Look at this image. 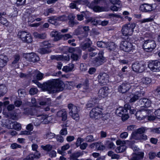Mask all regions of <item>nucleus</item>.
Listing matches in <instances>:
<instances>
[{
	"instance_id": "obj_33",
	"label": "nucleus",
	"mask_w": 160,
	"mask_h": 160,
	"mask_svg": "<svg viewBox=\"0 0 160 160\" xmlns=\"http://www.w3.org/2000/svg\"><path fill=\"white\" fill-rule=\"evenodd\" d=\"M51 50L49 48L46 47H44L39 49L38 50V52L41 54L49 53L51 52Z\"/></svg>"
},
{
	"instance_id": "obj_26",
	"label": "nucleus",
	"mask_w": 160,
	"mask_h": 160,
	"mask_svg": "<svg viewBox=\"0 0 160 160\" xmlns=\"http://www.w3.org/2000/svg\"><path fill=\"white\" fill-rule=\"evenodd\" d=\"M144 153L142 152H139L138 153L133 154L131 160H139L143 158Z\"/></svg>"
},
{
	"instance_id": "obj_25",
	"label": "nucleus",
	"mask_w": 160,
	"mask_h": 160,
	"mask_svg": "<svg viewBox=\"0 0 160 160\" xmlns=\"http://www.w3.org/2000/svg\"><path fill=\"white\" fill-rule=\"evenodd\" d=\"M35 115L38 117H41L40 118L42 122L45 124L48 123V115L42 114V113L38 114V112L35 114Z\"/></svg>"
},
{
	"instance_id": "obj_24",
	"label": "nucleus",
	"mask_w": 160,
	"mask_h": 160,
	"mask_svg": "<svg viewBox=\"0 0 160 160\" xmlns=\"http://www.w3.org/2000/svg\"><path fill=\"white\" fill-rule=\"evenodd\" d=\"M85 41H88V42L86 43H82L80 45V47L83 50H85L87 48H89L91 46V44L89 42L90 39L88 38H86Z\"/></svg>"
},
{
	"instance_id": "obj_13",
	"label": "nucleus",
	"mask_w": 160,
	"mask_h": 160,
	"mask_svg": "<svg viewBox=\"0 0 160 160\" xmlns=\"http://www.w3.org/2000/svg\"><path fill=\"white\" fill-rule=\"evenodd\" d=\"M132 68L133 71L136 72H141L144 70L143 64L138 62H136L132 65Z\"/></svg>"
},
{
	"instance_id": "obj_60",
	"label": "nucleus",
	"mask_w": 160,
	"mask_h": 160,
	"mask_svg": "<svg viewBox=\"0 0 160 160\" xmlns=\"http://www.w3.org/2000/svg\"><path fill=\"white\" fill-rule=\"evenodd\" d=\"M146 130V129L145 128L142 127L141 128H138L135 131L138 133L142 134L144 133Z\"/></svg>"
},
{
	"instance_id": "obj_16",
	"label": "nucleus",
	"mask_w": 160,
	"mask_h": 160,
	"mask_svg": "<svg viewBox=\"0 0 160 160\" xmlns=\"http://www.w3.org/2000/svg\"><path fill=\"white\" fill-rule=\"evenodd\" d=\"M140 9L141 11L144 12H151L153 10L152 5L148 3H144L141 5Z\"/></svg>"
},
{
	"instance_id": "obj_47",
	"label": "nucleus",
	"mask_w": 160,
	"mask_h": 160,
	"mask_svg": "<svg viewBox=\"0 0 160 160\" xmlns=\"http://www.w3.org/2000/svg\"><path fill=\"white\" fill-rule=\"evenodd\" d=\"M32 123L35 126H39L40 123L42 122L41 121V118H33L32 120Z\"/></svg>"
},
{
	"instance_id": "obj_23",
	"label": "nucleus",
	"mask_w": 160,
	"mask_h": 160,
	"mask_svg": "<svg viewBox=\"0 0 160 160\" xmlns=\"http://www.w3.org/2000/svg\"><path fill=\"white\" fill-rule=\"evenodd\" d=\"M27 57H28L30 61L33 62H35L39 60V57L34 53L28 54Z\"/></svg>"
},
{
	"instance_id": "obj_27",
	"label": "nucleus",
	"mask_w": 160,
	"mask_h": 160,
	"mask_svg": "<svg viewBox=\"0 0 160 160\" xmlns=\"http://www.w3.org/2000/svg\"><path fill=\"white\" fill-rule=\"evenodd\" d=\"M127 112V110L125 109L123 107H120L116 109V113L118 116L121 117Z\"/></svg>"
},
{
	"instance_id": "obj_54",
	"label": "nucleus",
	"mask_w": 160,
	"mask_h": 160,
	"mask_svg": "<svg viewBox=\"0 0 160 160\" xmlns=\"http://www.w3.org/2000/svg\"><path fill=\"white\" fill-rule=\"evenodd\" d=\"M110 2L113 5H116L119 6L121 5V2L119 0H109Z\"/></svg>"
},
{
	"instance_id": "obj_37",
	"label": "nucleus",
	"mask_w": 160,
	"mask_h": 160,
	"mask_svg": "<svg viewBox=\"0 0 160 160\" xmlns=\"http://www.w3.org/2000/svg\"><path fill=\"white\" fill-rule=\"evenodd\" d=\"M106 0H94L89 5H97L98 4H102V3H106Z\"/></svg>"
},
{
	"instance_id": "obj_45",
	"label": "nucleus",
	"mask_w": 160,
	"mask_h": 160,
	"mask_svg": "<svg viewBox=\"0 0 160 160\" xmlns=\"http://www.w3.org/2000/svg\"><path fill=\"white\" fill-rule=\"evenodd\" d=\"M35 73L36 74L37 79L38 80H41L43 78L44 74L40 72L39 71H35Z\"/></svg>"
},
{
	"instance_id": "obj_20",
	"label": "nucleus",
	"mask_w": 160,
	"mask_h": 160,
	"mask_svg": "<svg viewBox=\"0 0 160 160\" xmlns=\"http://www.w3.org/2000/svg\"><path fill=\"white\" fill-rule=\"evenodd\" d=\"M8 58L5 55H0V69L3 68L6 64Z\"/></svg>"
},
{
	"instance_id": "obj_63",
	"label": "nucleus",
	"mask_w": 160,
	"mask_h": 160,
	"mask_svg": "<svg viewBox=\"0 0 160 160\" xmlns=\"http://www.w3.org/2000/svg\"><path fill=\"white\" fill-rule=\"evenodd\" d=\"M34 157V156L33 155V154H30L24 158L23 160H33Z\"/></svg>"
},
{
	"instance_id": "obj_6",
	"label": "nucleus",
	"mask_w": 160,
	"mask_h": 160,
	"mask_svg": "<svg viewBox=\"0 0 160 160\" xmlns=\"http://www.w3.org/2000/svg\"><path fill=\"white\" fill-rule=\"evenodd\" d=\"M90 117L92 118L97 119L99 118L102 115V113L101 109L98 107L96 106L93 108L90 113Z\"/></svg>"
},
{
	"instance_id": "obj_7",
	"label": "nucleus",
	"mask_w": 160,
	"mask_h": 160,
	"mask_svg": "<svg viewBox=\"0 0 160 160\" xmlns=\"http://www.w3.org/2000/svg\"><path fill=\"white\" fill-rule=\"evenodd\" d=\"M156 46L154 41L152 39H149L145 41L143 47L145 50L152 51L155 48Z\"/></svg>"
},
{
	"instance_id": "obj_14",
	"label": "nucleus",
	"mask_w": 160,
	"mask_h": 160,
	"mask_svg": "<svg viewBox=\"0 0 160 160\" xmlns=\"http://www.w3.org/2000/svg\"><path fill=\"white\" fill-rule=\"evenodd\" d=\"M131 88L129 83H124L119 85L118 88V91L122 93L126 92Z\"/></svg>"
},
{
	"instance_id": "obj_38",
	"label": "nucleus",
	"mask_w": 160,
	"mask_h": 160,
	"mask_svg": "<svg viewBox=\"0 0 160 160\" xmlns=\"http://www.w3.org/2000/svg\"><path fill=\"white\" fill-rule=\"evenodd\" d=\"M48 21L49 23L55 25H57L59 24L58 20H57V17H50L48 19Z\"/></svg>"
},
{
	"instance_id": "obj_51",
	"label": "nucleus",
	"mask_w": 160,
	"mask_h": 160,
	"mask_svg": "<svg viewBox=\"0 0 160 160\" xmlns=\"http://www.w3.org/2000/svg\"><path fill=\"white\" fill-rule=\"evenodd\" d=\"M41 45L43 47H46L48 48L51 47L50 42L48 41H44L41 43Z\"/></svg>"
},
{
	"instance_id": "obj_8",
	"label": "nucleus",
	"mask_w": 160,
	"mask_h": 160,
	"mask_svg": "<svg viewBox=\"0 0 160 160\" xmlns=\"http://www.w3.org/2000/svg\"><path fill=\"white\" fill-rule=\"evenodd\" d=\"M99 82L103 85H106L109 82V76L106 73L102 72L98 76Z\"/></svg>"
},
{
	"instance_id": "obj_1",
	"label": "nucleus",
	"mask_w": 160,
	"mask_h": 160,
	"mask_svg": "<svg viewBox=\"0 0 160 160\" xmlns=\"http://www.w3.org/2000/svg\"><path fill=\"white\" fill-rule=\"evenodd\" d=\"M32 82L35 83L39 88L44 91H48L50 93H54L62 91L64 86L63 82L59 79H52L48 81L43 84L40 83L37 80Z\"/></svg>"
},
{
	"instance_id": "obj_44",
	"label": "nucleus",
	"mask_w": 160,
	"mask_h": 160,
	"mask_svg": "<svg viewBox=\"0 0 160 160\" xmlns=\"http://www.w3.org/2000/svg\"><path fill=\"white\" fill-rule=\"evenodd\" d=\"M69 148L70 146L69 144H67L62 146L61 148V150H58V153L62 154L64 151L68 149Z\"/></svg>"
},
{
	"instance_id": "obj_22",
	"label": "nucleus",
	"mask_w": 160,
	"mask_h": 160,
	"mask_svg": "<svg viewBox=\"0 0 160 160\" xmlns=\"http://www.w3.org/2000/svg\"><path fill=\"white\" fill-rule=\"evenodd\" d=\"M88 7L92 9L95 12H101L105 11V8L104 7H100L99 6L89 5Z\"/></svg>"
},
{
	"instance_id": "obj_28",
	"label": "nucleus",
	"mask_w": 160,
	"mask_h": 160,
	"mask_svg": "<svg viewBox=\"0 0 160 160\" xmlns=\"http://www.w3.org/2000/svg\"><path fill=\"white\" fill-rule=\"evenodd\" d=\"M57 115L62 118V121H65L67 118V114L66 111H60L58 112Z\"/></svg>"
},
{
	"instance_id": "obj_59",
	"label": "nucleus",
	"mask_w": 160,
	"mask_h": 160,
	"mask_svg": "<svg viewBox=\"0 0 160 160\" xmlns=\"http://www.w3.org/2000/svg\"><path fill=\"white\" fill-rule=\"evenodd\" d=\"M45 135L46 138L51 139L54 137L55 134L51 132H48Z\"/></svg>"
},
{
	"instance_id": "obj_40",
	"label": "nucleus",
	"mask_w": 160,
	"mask_h": 160,
	"mask_svg": "<svg viewBox=\"0 0 160 160\" xmlns=\"http://www.w3.org/2000/svg\"><path fill=\"white\" fill-rule=\"evenodd\" d=\"M83 154L82 152L78 151L72 153L70 155L71 158H77L79 157L82 156Z\"/></svg>"
},
{
	"instance_id": "obj_29",
	"label": "nucleus",
	"mask_w": 160,
	"mask_h": 160,
	"mask_svg": "<svg viewBox=\"0 0 160 160\" xmlns=\"http://www.w3.org/2000/svg\"><path fill=\"white\" fill-rule=\"evenodd\" d=\"M33 35L36 38L41 39H45L47 37V34L45 33H39L37 32H34L33 33Z\"/></svg>"
},
{
	"instance_id": "obj_18",
	"label": "nucleus",
	"mask_w": 160,
	"mask_h": 160,
	"mask_svg": "<svg viewBox=\"0 0 160 160\" xmlns=\"http://www.w3.org/2000/svg\"><path fill=\"white\" fill-rule=\"evenodd\" d=\"M13 61L10 64L13 69H15L18 67V62L20 59V56L18 54H16L13 57Z\"/></svg>"
},
{
	"instance_id": "obj_15",
	"label": "nucleus",
	"mask_w": 160,
	"mask_h": 160,
	"mask_svg": "<svg viewBox=\"0 0 160 160\" xmlns=\"http://www.w3.org/2000/svg\"><path fill=\"white\" fill-rule=\"evenodd\" d=\"M109 89L108 87H104L98 91V96L100 99L106 97L109 93Z\"/></svg>"
},
{
	"instance_id": "obj_4",
	"label": "nucleus",
	"mask_w": 160,
	"mask_h": 160,
	"mask_svg": "<svg viewBox=\"0 0 160 160\" xmlns=\"http://www.w3.org/2000/svg\"><path fill=\"white\" fill-rule=\"evenodd\" d=\"M68 108L69 110V114L74 119H78L79 115L78 114L79 108L74 105L70 103L68 105Z\"/></svg>"
},
{
	"instance_id": "obj_48",
	"label": "nucleus",
	"mask_w": 160,
	"mask_h": 160,
	"mask_svg": "<svg viewBox=\"0 0 160 160\" xmlns=\"http://www.w3.org/2000/svg\"><path fill=\"white\" fill-rule=\"evenodd\" d=\"M97 46L100 48H107V43L102 41H98L97 43Z\"/></svg>"
},
{
	"instance_id": "obj_2",
	"label": "nucleus",
	"mask_w": 160,
	"mask_h": 160,
	"mask_svg": "<svg viewBox=\"0 0 160 160\" xmlns=\"http://www.w3.org/2000/svg\"><path fill=\"white\" fill-rule=\"evenodd\" d=\"M135 27L136 24L134 23H129L125 25L122 27L121 30L122 34L125 36L132 35Z\"/></svg>"
},
{
	"instance_id": "obj_42",
	"label": "nucleus",
	"mask_w": 160,
	"mask_h": 160,
	"mask_svg": "<svg viewBox=\"0 0 160 160\" xmlns=\"http://www.w3.org/2000/svg\"><path fill=\"white\" fill-rule=\"evenodd\" d=\"M107 43V47H108V49L110 51L115 50L117 47V45L113 42H110Z\"/></svg>"
},
{
	"instance_id": "obj_61",
	"label": "nucleus",
	"mask_w": 160,
	"mask_h": 160,
	"mask_svg": "<svg viewBox=\"0 0 160 160\" xmlns=\"http://www.w3.org/2000/svg\"><path fill=\"white\" fill-rule=\"evenodd\" d=\"M150 132L152 133H160V128H150Z\"/></svg>"
},
{
	"instance_id": "obj_53",
	"label": "nucleus",
	"mask_w": 160,
	"mask_h": 160,
	"mask_svg": "<svg viewBox=\"0 0 160 160\" xmlns=\"http://www.w3.org/2000/svg\"><path fill=\"white\" fill-rule=\"evenodd\" d=\"M0 23L6 26L9 24V22L8 20L3 17L0 18Z\"/></svg>"
},
{
	"instance_id": "obj_52",
	"label": "nucleus",
	"mask_w": 160,
	"mask_h": 160,
	"mask_svg": "<svg viewBox=\"0 0 160 160\" xmlns=\"http://www.w3.org/2000/svg\"><path fill=\"white\" fill-rule=\"evenodd\" d=\"M41 148L44 150H45L47 152H49L50 151L52 148V146L50 144H47L46 146H41Z\"/></svg>"
},
{
	"instance_id": "obj_64",
	"label": "nucleus",
	"mask_w": 160,
	"mask_h": 160,
	"mask_svg": "<svg viewBox=\"0 0 160 160\" xmlns=\"http://www.w3.org/2000/svg\"><path fill=\"white\" fill-rule=\"evenodd\" d=\"M71 59L73 61H77L79 58L78 56L75 53H72L71 56Z\"/></svg>"
},
{
	"instance_id": "obj_34",
	"label": "nucleus",
	"mask_w": 160,
	"mask_h": 160,
	"mask_svg": "<svg viewBox=\"0 0 160 160\" xmlns=\"http://www.w3.org/2000/svg\"><path fill=\"white\" fill-rule=\"evenodd\" d=\"M105 145L107 148L111 149H114L115 147L112 142L108 140L105 141Z\"/></svg>"
},
{
	"instance_id": "obj_17",
	"label": "nucleus",
	"mask_w": 160,
	"mask_h": 160,
	"mask_svg": "<svg viewBox=\"0 0 160 160\" xmlns=\"http://www.w3.org/2000/svg\"><path fill=\"white\" fill-rule=\"evenodd\" d=\"M144 92L141 91L136 92L130 100V102H134L144 96Z\"/></svg>"
},
{
	"instance_id": "obj_3",
	"label": "nucleus",
	"mask_w": 160,
	"mask_h": 160,
	"mask_svg": "<svg viewBox=\"0 0 160 160\" xmlns=\"http://www.w3.org/2000/svg\"><path fill=\"white\" fill-rule=\"evenodd\" d=\"M120 48L122 50L127 52H133L134 49L132 43L127 40H124L121 42Z\"/></svg>"
},
{
	"instance_id": "obj_50",
	"label": "nucleus",
	"mask_w": 160,
	"mask_h": 160,
	"mask_svg": "<svg viewBox=\"0 0 160 160\" xmlns=\"http://www.w3.org/2000/svg\"><path fill=\"white\" fill-rule=\"evenodd\" d=\"M74 64L71 65V68H70L68 66H64L62 68V70L66 72H68L71 71L74 67Z\"/></svg>"
},
{
	"instance_id": "obj_35",
	"label": "nucleus",
	"mask_w": 160,
	"mask_h": 160,
	"mask_svg": "<svg viewBox=\"0 0 160 160\" xmlns=\"http://www.w3.org/2000/svg\"><path fill=\"white\" fill-rule=\"evenodd\" d=\"M88 51L90 52L89 56L90 57H94L98 53V52L96 51L95 49L92 47H90L88 49Z\"/></svg>"
},
{
	"instance_id": "obj_9",
	"label": "nucleus",
	"mask_w": 160,
	"mask_h": 160,
	"mask_svg": "<svg viewBox=\"0 0 160 160\" xmlns=\"http://www.w3.org/2000/svg\"><path fill=\"white\" fill-rule=\"evenodd\" d=\"M8 123L6 122L4 124L5 127L8 129H13L17 130H19L21 129V124L16 122H12L11 121H8Z\"/></svg>"
},
{
	"instance_id": "obj_49",
	"label": "nucleus",
	"mask_w": 160,
	"mask_h": 160,
	"mask_svg": "<svg viewBox=\"0 0 160 160\" xmlns=\"http://www.w3.org/2000/svg\"><path fill=\"white\" fill-rule=\"evenodd\" d=\"M58 22L59 21L64 22L68 20V17L64 15L57 17Z\"/></svg>"
},
{
	"instance_id": "obj_21",
	"label": "nucleus",
	"mask_w": 160,
	"mask_h": 160,
	"mask_svg": "<svg viewBox=\"0 0 160 160\" xmlns=\"http://www.w3.org/2000/svg\"><path fill=\"white\" fill-rule=\"evenodd\" d=\"M141 104L142 105V107H149L151 103V101L147 98H144L142 99H140L139 101Z\"/></svg>"
},
{
	"instance_id": "obj_55",
	"label": "nucleus",
	"mask_w": 160,
	"mask_h": 160,
	"mask_svg": "<svg viewBox=\"0 0 160 160\" xmlns=\"http://www.w3.org/2000/svg\"><path fill=\"white\" fill-rule=\"evenodd\" d=\"M62 55H52L51 57V59H56L58 61L62 60Z\"/></svg>"
},
{
	"instance_id": "obj_62",
	"label": "nucleus",
	"mask_w": 160,
	"mask_h": 160,
	"mask_svg": "<svg viewBox=\"0 0 160 160\" xmlns=\"http://www.w3.org/2000/svg\"><path fill=\"white\" fill-rule=\"evenodd\" d=\"M32 38L30 34H29L28 35L27 37L25 38V40H24L23 42H26L28 43H30L32 42Z\"/></svg>"
},
{
	"instance_id": "obj_31",
	"label": "nucleus",
	"mask_w": 160,
	"mask_h": 160,
	"mask_svg": "<svg viewBox=\"0 0 160 160\" xmlns=\"http://www.w3.org/2000/svg\"><path fill=\"white\" fill-rule=\"evenodd\" d=\"M28 32L25 31H21L18 33V36L23 41L25 40L26 38L27 37L28 35L29 34Z\"/></svg>"
},
{
	"instance_id": "obj_10",
	"label": "nucleus",
	"mask_w": 160,
	"mask_h": 160,
	"mask_svg": "<svg viewBox=\"0 0 160 160\" xmlns=\"http://www.w3.org/2000/svg\"><path fill=\"white\" fill-rule=\"evenodd\" d=\"M116 143L117 145H120L119 146L117 147L115 149L117 152H122L125 151L126 148V147L125 145L126 143L125 141L118 140L116 141Z\"/></svg>"
},
{
	"instance_id": "obj_46",
	"label": "nucleus",
	"mask_w": 160,
	"mask_h": 160,
	"mask_svg": "<svg viewBox=\"0 0 160 160\" xmlns=\"http://www.w3.org/2000/svg\"><path fill=\"white\" fill-rule=\"evenodd\" d=\"M75 2L76 3L79 4H86L88 7L89 4V3L88 0H78L76 1Z\"/></svg>"
},
{
	"instance_id": "obj_56",
	"label": "nucleus",
	"mask_w": 160,
	"mask_h": 160,
	"mask_svg": "<svg viewBox=\"0 0 160 160\" xmlns=\"http://www.w3.org/2000/svg\"><path fill=\"white\" fill-rule=\"evenodd\" d=\"M82 30V29L81 27H78V28L75 30L74 32V35H78L82 33L83 32Z\"/></svg>"
},
{
	"instance_id": "obj_32",
	"label": "nucleus",
	"mask_w": 160,
	"mask_h": 160,
	"mask_svg": "<svg viewBox=\"0 0 160 160\" xmlns=\"http://www.w3.org/2000/svg\"><path fill=\"white\" fill-rule=\"evenodd\" d=\"M51 35L52 37H54V40L56 41L59 40L62 37V36L59 34L57 31L52 32Z\"/></svg>"
},
{
	"instance_id": "obj_11",
	"label": "nucleus",
	"mask_w": 160,
	"mask_h": 160,
	"mask_svg": "<svg viewBox=\"0 0 160 160\" xmlns=\"http://www.w3.org/2000/svg\"><path fill=\"white\" fill-rule=\"evenodd\" d=\"M150 111L148 109L141 110L137 112L135 114L136 118L138 120H141L147 117L146 115Z\"/></svg>"
},
{
	"instance_id": "obj_12",
	"label": "nucleus",
	"mask_w": 160,
	"mask_h": 160,
	"mask_svg": "<svg viewBox=\"0 0 160 160\" xmlns=\"http://www.w3.org/2000/svg\"><path fill=\"white\" fill-rule=\"evenodd\" d=\"M131 138L135 140H140L141 142L145 141L147 139V136L146 135L140 134L135 131L132 133Z\"/></svg>"
},
{
	"instance_id": "obj_30",
	"label": "nucleus",
	"mask_w": 160,
	"mask_h": 160,
	"mask_svg": "<svg viewBox=\"0 0 160 160\" xmlns=\"http://www.w3.org/2000/svg\"><path fill=\"white\" fill-rule=\"evenodd\" d=\"M7 91V88L4 85H0V97L4 96Z\"/></svg>"
},
{
	"instance_id": "obj_5",
	"label": "nucleus",
	"mask_w": 160,
	"mask_h": 160,
	"mask_svg": "<svg viewBox=\"0 0 160 160\" xmlns=\"http://www.w3.org/2000/svg\"><path fill=\"white\" fill-rule=\"evenodd\" d=\"M148 67L153 72H158L160 71V61L157 60H151L149 62Z\"/></svg>"
},
{
	"instance_id": "obj_43",
	"label": "nucleus",
	"mask_w": 160,
	"mask_h": 160,
	"mask_svg": "<svg viewBox=\"0 0 160 160\" xmlns=\"http://www.w3.org/2000/svg\"><path fill=\"white\" fill-rule=\"evenodd\" d=\"M89 22H91L92 24L94 25H97L98 23V22L97 19L92 17L89 18L87 19L86 23Z\"/></svg>"
},
{
	"instance_id": "obj_36",
	"label": "nucleus",
	"mask_w": 160,
	"mask_h": 160,
	"mask_svg": "<svg viewBox=\"0 0 160 160\" xmlns=\"http://www.w3.org/2000/svg\"><path fill=\"white\" fill-rule=\"evenodd\" d=\"M97 138H94L92 135H90L87 136L85 138V141L87 142H92L98 140Z\"/></svg>"
},
{
	"instance_id": "obj_41",
	"label": "nucleus",
	"mask_w": 160,
	"mask_h": 160,
	"mask_svg": "<svg viewBox=\"0 0 160 160\" xmlns=\"http://www.w3.org/2000/svg\"><path fill=\"white\" fill-rule=\"evenodd\" d=\"M92 146H95L96 148L99 150H103L105 149V146L101 144V143L98 142H95L92 143Z\"/></svg>"
},
{
	"instance_id": "obj_57",
	"label": "nucleus",
	"mask_w": 160,
	"mask_h": 160,
	"mask_svg": "<svg viewBox=\"0 0 160 160\" xmlns=\"http://www.w3.org/2000/svg\"><path fill=\"white\" fill-rule=\"evenodd\" d=\"M84 141L83 138H81L80 137H78L77 140L76 145L77 147L79 146L81 144V143L83 142Z\"/></svg>"
},
{
	"instance_id": "obj_19",
	"label": "nucleus",
	"mask_w": 160,
	"mask_h": 160,
	"mask_svg": "<svg viewBox=\"0 0 160 160\" xmlns=\"http://www.w3.org/2000/svg\"><path fill=\"white\" fill-rule=\"evenodd\" d=\"M99 99L97 98H91L86 105L87 108H91L95 106H97L98 104Z\"/></svg>"
},
{
	"instance_id": "obj_39",
	"label": "nucleus",
	"mask_w": 160,
	"mask_h": 160,
	"mask_svg": "<svg viewBox=\"0 0 160 160\" xmlns=\"http://www.w3.org/2000/svg\"><path fill=\"white\" fill-rule=\"evenodd\" d=\"M103 60L98 58H96L93 61V63L97 66L102 64L103 63Z\"/></svg>"
},
{
	"instance_id": "obj_58",
	"label": "nucleus",
	"mask_w": 160,
	"mask_h": 160,
	"mask_svg": "<svg viewBox=\"0 0 160 160\" xmlns=\"http://www.w3.org/2000/svg\"><path fill=\"white\" fill-rule=\"evenodd\" d=\"M37 17V15H31L28 17V21L32 22L35 21V18Z\"/></svg>"
}]
</instances>
